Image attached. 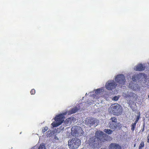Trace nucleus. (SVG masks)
Wrapping results in <instances>:
<instances>
[{"instance_id": "f257e3e1", "label": "nucleus", "mask_w": 149, "mask_h": 149, "mask_svg": "<svg viewBox=\"0 0 149 149\" xmlns=\"http://www.w3.org/2000/svg\"><path fill=\"white\" fill-rule=\"evenodd\" d=\"M95 136L90 138L88 141L89 146L93 149L101 147L103 143L106 141H110L112 138L104 134L100 130L97 131L95 133Z\"/></svg>"}, {"instance_id": "f03ea898", "label": "nucleus", "mask_w": 149, "mask_h": 149, "mask_svg": "<svg viewBox=\"0 0 149 149\" xmlns=\"http://www.w3.org/2000/svg\"><path fill=\"white\" fill-rule=\"evenodd\" d=\"M108 110L110 113L117 116L120 115L122 112L121 106L118 103L111 105L110 107L108 108Z\"/></svg>"}, {"instance_id": "7ed1b4c3", "label": "nucleus", "mask_w": 149, "mask_h": 149, "mask_svg": "<svg viewBox=\"0 0 149 149\" xmlns=\"http://www.w3.org/2000/svg\"><path fill=\"white\" fill-rule=\"evenodd\" d=\"M81 140L77 138L70 139L68 141V146L70 149H77L81 144Z\"/></svg>"}, {"instance_id": "20e7f679", "label": "nucleus", "mask_w": 149, "mask_h": 149, "mask_svg": "<svg viewBox=\"0 0 149 149\" xmlns=\"http://www.w3.org/2000/svg\"><path fill=\"white\" fill-rule=\"evenodd\" d=\"M66 113H64L63 114H59L57 115L54 118V120L55 122H53L51 125L53 126V127H57L61 125L64 121V118L65 117L64 115H66Z\"/></svg>"}, {"instance_id": "39448f33", "label": "nucleus", "mask_w": 149, "mask_h": 149, "mask_svg": "<svg viewBox=\"0 0 149 149\" xmlns=\"http://www.w3.org/2000/svg\"><path fill=\"white\" fill-rule=\"evenodd\" d=\"M116 82L118 83L119 86H122L125 84V76L122 74L117 75L115 78Z\"/></svg>"}, {"instance_id": "423d86ee", "label": "nucleus", "mask_w": 149, "mask_h": 149, "mask_svg": "<svg viewBox=\"0 0 149 149\" xmlns=\"http://www.w3.org/2000/svg\"><path fill=\"white\" fill-rule=\"evenodd\" d=\"M85 122L86 125L91 127L95 124L96 126L97 125L99 121L96 118L88 117L86 118Z\"/></svg>"}, {"instance_id": "0eeeda50", "label": "nucleus", "mask_w": 149, "mask_h": 149, "mask_svg": "<svg viewBox=\"0 0 149 149\" xmlns=\"http://www.w3.org/2000/svg\"><path fill=\"white\" fill-rule=\"evenodd\" d=\"M81 127L79 126H73L71 128V134L74 136L78 135L81 134L82 132Z\"/></svg>"}, {"instance_id": "6e6552de", "label": "nucleus", "mask_w": 149, "mask_h": 149, "mask_svg": "<svg viewBox=\"0 0 149 149\" xmlns=\"http://www.w3.org/2000/svg\"><path fill=\"white\" fill-rule=\"evenodd\" d=\"M117 85V84L113 81H108L106 84L105 86L107 89L111 90L115 88Z\"/></svg>"}, {"instance_id": "1a4fd4ad", "label": "nucleus", "mask_w": 149, "mask_h": 149, "mask_svg": "<svg viewBox=\"0 0 149 149\" xmlns=\"http://www.w3.org/2000/svg\"><path fill=\"white\" fill-rule=\"evenodd\" d=\"M109 149H122L121 146L117 143H111L109 146Z\"/></svg>"}, {"instance_id": "9d476101", "label": "nucleus", "mask_w": 149, "mask_h": 149, "mask_svg": "<svg viewBox=\"0 0 149 149\" xmlns=\"http://www.w3.org/2000/svg\"><path fill=\"white\" fill-rule=\"evenodd\" d=\"M145 68V66L142 64H139L135 66L134 70L136 71H142L144 70Z\"/></svg>"}, {"instance_id": "9b49d317", "label": "nucleus", "mask_w": 149, "mask_h": 149, "mask_svg": "<svg viewBox=\"0 0 149 149\" xmlns=\"http://www.w3.org/2000/svg\"><path fill=\"white\" fill-rule=\"evenodd\" d=\"M109 127L111 129H116L117 127V125L116 123H112V122H110L109 123Z\"/></svg>"}, {"instance_id": "f8f14e48", "label": "nucleus", "mask_w": 149, "mask_h": 149, "mask_svg": "<svg viewBox=\"0 0 149 149\" xmlns=\"http://www.w3.org/2000/svg\"><path fill=\"white\" fill-rule=\"evenodd\" d=\"M79 109L77 108V107H75L74 108L71 109V110L68 111V114H71L76 113Z\"/></svg>"}, {"instance_id": "ddd939ff", "label": "nucleus", "mask_w": 149, "mask_h": 149, "mask_svg": "<svg viewBox=\"0 0 149 149\" xmlns=\"http://www.w3.org/2000/svg\"><path fill=\"white\" fill-rule=\"evenodd\" d=\"M45 149V145L43 144H40V146L38 147H34L33 148V149Z\"/></svg>"}, {"instance_id": "4468645a", "label": "nucleus", "mask_w": 149, "mask_h": 149, "mask_svg": "<svg viewBox=\"0 0 149 149\" xmlns=\"http://www.w3.org/2000/svg\"><path fill=\"white\" fill-rule=\"evenodd\" d=\"M142 75V74L140 73L137 74V75H134V76H133L132 77V81H136V78L137 76H141Z\"/></svg>"}, {"instance_id": "2eb2a0df", "label": "nucleus", "mask_w": 149, "mask_h": 149, "mask_svg": "<svg viewBox=\"0 0 149 149\" xmlns=\"http://www.w3.org/2000/svg\"><path fill=\"white\" fill-rule=\"evenodd\" d=\"M104 131L108 134H111L113 132V131L111 130L108 129H104Z\"/></svg>"}, {"instance_id": "dca6fc26", "label": "nucleus", "mask_w": 149, "mask_h": 149, "mask_svg": "<svg viewBox=\"0 0 149 149\" xmlns=\"http://www.w3.org/2000/svg\"><path fill=\"white\" fill-rule=\"evenodd\" d=\"M72 119L71 117L67 118L65 120V123L67 124H71Z\"/></svg>"}, {"instance_id": "f3484780", "label": "nucleus", "mask_w": 149, "mask_h": 149, "mask_svg": "<svg viewBox=\"0 0 149 149\" xmlns=\"http://www.w3.org/2000/svg\"><path fill=\"white\" fill-rule=\"evenodd\" d=\"M136 124V123L134 122V123H133L132 124L131 126V129L132 131H134V130L135 129Z\"/></svg>"}, {"instance_id": "a211bd4d", "label": "nucleus", "mask_w": 149, "mask_h": 149, "mask_svg": "<svg viewBox=\"0 0 149 149\" xmlns=\"http://www.w3.org/2000/svg\"><path fill=\"white\" fill-rule=\"evenodd\" d=\"M144 147V143L143 141H142L140 143L139 146V149H142Z\"/></svg>"}, {"instance_id": "6ab92c4d", "label": "nucleus", "mask_w": 149, "mask_h": 149, "mask_svg": "<svg viewBox=\"0 0 149 149\" xmlns=\"http://www.w3.org/2000/svg\"><path fill=\"white\" fill-rule=\"evenodd\" d=\"M110 120H111L112 123H116L117 122V119L115 117H112L111 118Z\"/></svg>"}, {"instance_id": "aec40b11", "label": "nucleus", "mask_w": 149, "mask_h": 149, "mask_svg": "<svg viewBox=\"0 0 149 149\" xmlns=\"http://www.w3.org/2000/svg\"><path fill=\"white\" fill-rule=\"evenodd\" d=\"M48 129V128L47 126H46L45 127H43L42 128V133L45 132L46 131H47V130Z\"/></svg>"}, {"instance_id": "412c9836", "label": "nucleus", "mask_w": 149, "mask_h": 149, "mask_svg": "<svg viewBox=\"0 0 149 149\" xmlns=\"http://www.w3.org/2000/svg\"><path fill=\"white\" fill-rule=\"evenodd\" d=\"M30 93L31 95L35 94L36 93L35 90L34 89H31V90L30 91Z\"/></svg>"}, {"instance_id": "4be33fe9", "label": "nucleus", "mask_w": 149, "mask_h": 149, "mask_svg": "<svg viewBox=\"0 0 149 149\" xmlns=\"http://www.w3.org/2000/svg\"><path fill=\"white\" fill-rule=\"evenodd\" d=\"M133 84L132 83H130L129 84V87L130 88L133 89L134 90L136 89V88H134V86H132V84Z\"/></svg>"}, {"instance_id": "5701e85b", "label": "nucleus", "mask_w": 149, "mask_h": 149, "mask_svg": "<svg viewBox=\"0 0 149 149\" xmlns=\"http://www.w3.org/2000/svg\"><path fill=\"white\" fill-rule=\"evenodd\" d=\"M119 97L116 96H115L113 97L112 100L114 101H117Z\"/></svg>"}, {"instance_id": "b1692460", "label": "nucleus", "mask_w": 149, "mask_h": 149, "mask_svg": "<svg viewBox=\"0 0 149 149\" xmlns=\"http://www.w3.org/2000/svg\"><path fill=\"white\" fill-rule=\"evenodd\" d=\"M100 92V89H97L95 90V93L96 94H98Z\"/></svg>"}, {"instance_id": "393cba45", "label": "nucleus", "mask_w": 149, "mask_h": 149, "mask_svg": "<svg viewBox=\"0 0 149 149\" xmlns=\"http://www.w3.org/2000/svg\"><path fill=\"white\" fill-rule=\"evenodd\" d=\"M139 118V116H138L135 119V123H137Z\"/></svg>"}, {"instance_id": "a878e982", "label": "nucleus", "mask_w": 149, "mask_h": 149, "mask_svg": "<svg viewBox=\"0 0 149 149\" xmlns=\"http://www.w3.org/2000/svg\"><path fill=\"white\" fill-rule=\"evenodd\" d=\"M58 149H65L64 148H63L62 147H60V148H58Z\"/></svg>"}, {"instance_id": "bb28decb", "label": "nucleus", "mask_w": 149, "mask_h": 149, "mask_svg": "<svg viewBox=\"0 0 149 149\" xmlns=\"http://www.w3.org/2000/svg\"><path fill=\"white\" fill-rule=\"evenodd\" d=\"M130 96V95H127L126 96H125V97H129Z\"/></svg>"}, {"instance_id": "cd10ccee", "label": "nucleus", "mask_w": 149, "mask_h": 149, "mask_svg": "<svg viewBox=\"0 0 149 149\" xmlns=\"http://www.w3.org/2000/svg\"><path fill=\"white\" fill-rule=\"evenodd\" d=\"M145 125V123H144V125H143L144 126H143V129L142 131H143V130H144V125Z\"/></svg>"}, {"instance_id": "c85d7f7f", "label": "nucleus", "mask_w": 149, "mask_h": 149, "mask_svg": "<svg viewBox=\"0 0 149 149\" xmlns=\"http://www.w3.org/2000/svg\"><path fill=\"white\" fill-rule=\"evenodd\" d=\"M135 146H136V145H135V144L134 145V147H135Z\"/></svg>"}, {"instance_id": "c756f323", "label": "nucleus", "mask_w": 149, "mask_h": 149, "mask_svg": "<svg viewBox=\"0 0 149 149\" xmlns=\"http://www.w3.org/2000/svg\"><path fill=\"white\" fill-rule=\"evenodd\" d=\"M146 118H147L148 117H147L146 116Z\"/></svg>"}]
</instances>
